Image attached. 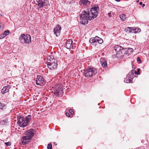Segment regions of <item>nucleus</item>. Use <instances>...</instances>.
Instances as JSON below:
<instances>
[{
  "label": "nucleus",
  "instance_id": "nucleus-1",
  "mask_svg": "<svg viewBox=\"0 0 149 149\" xmlns=\"http://www.w3.org/2000/svg\"><path fill=\"white\" fill-rule=\"evenodd\" d=\"M34 130L31 129L28 130L26 133V136H24L22 139V143L23 145H26L29 142V140L32 139L34 135Z\"/></svg>",
  "mask_w": 149,
  "mask_h": 149
},
{
  "label": "nucleus",
  "instance_id": "nucleus-2",
  "mask_svg": "<svg viewBox=\"0 0 149 149\" xmlns=\"http://www.w3.org/2000/svg\"><path fill=\"white\" fill-rule=\"evenodd\" d=\"M99 10V8L98 6H96L91 8L90 10L88 11L89 15V18L90 19V20L93 19L97 17Z\"/></svg>",
  "mask_w": 149,
  "mask_h": 149
},
{
  "label": "nucleus",
  "instance_id": "nucleus-3",
  "mask_svg": "<svg viewBox=\"0 0 149 149\" xmlns=\"http://www.w3.org/2000/svg\"><path fill=\"white\" fill-rule=\"evenodd\" d=\"M88 11H83L80 15V22L81 24L85 25L88 23V20H90Z\"/></svg>",
  "mask_w": 149,
  "mask_h": 149
},
{
  "label": "nucleus",
  "instance_id": "nucleus-4",
  "mask_svg": "<svg viewBox=\"0 0 149 149\" xmlns=\"http://www.w3.org/2000/svg\"><path fill=\"white\" fill-rule=\"evenodd\" d=\"M19 40L22 43L26 44H28L31 42V37L27 34H22L19 37Z\"/></svg>",
  "mask_w": 149,
  "mask_h": 149
},
{
  "label": "nucleus",
  "instance_id": "nucleus-5",
  "mask_svg": "<svg viewBox=\"0 0 149 149\" xmlns=\"http://www.w3.org/2000/svg\"><path fill=\"white\" fill-rule=\"evenodd\" d=\"M97 73V70L93 68H88L84 72V76L88 78L95 75Z\"/></svg>",
  "mask_w": 149,
  "mask_h": 149
},
{
  "label": "nucleus",
  "instance_id": "nucleus-6",
  "mask_svg": "<svg viewBox=\"0 0 149 149\" xmlns=\"http://www.w3.org/2000/svg\"><path fill=\"white\" fill-rule=\"evenodd\" d=\"M18 125L19 127H24L27 125V122L25 121V118L22 116H19L17 117Z\"/></svg>",
  "mask_w": 149,
  "mask_h": 149
},
{
  "label": "nucleus",
  "instance_id": "nucleus-7",
  "mask_svg": "<svg viewBox=\"0 0 149 149\" xmlns=\"http://www.w3.org/2000/svg\"><path fill=\"white\" fill-rule=\"evenodd\" d=\"M134 70H132L130 72L126 77L125 78L124 82L126 83H129L132 82V80L134 77Z\"/></svg>",
  "mask_w": 149,
  "mask_h": 149
},
{
  "label": "nucleus",
  "instance_id": "nucleus-8",
  "mask_svg": "<svg viewBox=\"0 0 149 149\" xmlns=\"http://www.w3.org/2000/svg\"><path fill=\"white\" fill-rule=\"evenodd\" d=\"M35 3L40 8L47 6L49 4L48 0H36Z\"/></svg>",
  "mask_w": 149,
  "mask_h": 149
},
{
  "label": "nucleus",
  "instance_id": "nucleus-9",
  "mask_svg": "<svg viewBox=\"0 0 149 149\" xmlns=\"http://www.w3.org/2000/svg\"><path fill=\"white\" fill-rule=\"evenodd\" d=\"M48 68L50 70H53L56 68L57 66V64L54 62H48L47 64Z\"/></svg>",
  "mask_w": 149,
  "mask_h": 149
},
{
  "label": "nucleus",
  "instance_id": "nucleus-10",
  "mask_svg": "<svg viewBox=\"0 0 149 149\" xmlns=\"http://www.w3.org/2000/svg\"><path fill=\"white\" fill-rule=\"evenodd\" d=\"M125 31L129 33H139L141 32L140 29H125Z\"/></svg>",
  "mask_w": 149,
  "mask_h": 149
},
{
  "label": "nucleus",
  "instance_id": "nucleus-11",
  "mask_svg": "<svg viewBox=\"0 0 149 149\" xmlns=\"http://www.w3.org/2000/svg\"><path fill=\"white\" fill-rule=\"evenodd\" d=\"M72 41L71 39H69L68 40H67L65 44V47L68 49L72 48L73 46L72 45Z\"/></svg>",
  "mask_w": 149,
  "mask_h": 149
},
{
  "label": "nucleus",
  "instance_id": "nucleus-12",
  "mask_svg": "<svg viewBox=\"0 0 149 149\" xmlns=\"http://www.w3.org/2000/svg\"><path fill=\"white\" fill-rule=\"evenodd\" d=\"M10 86L9 85L4 86L3 88L1 90L2 94H4L5 93L8 92L9 91V89L10 88Z\"/></svg>",
  "mask_w": 149,
  "mask_h": 149
},
{
  "label": "nucleus",
  "instance_id": "nucleus-13",
  "mask_svg": "<svg viewBox=\"0 0 149 149\" xmlns=\"http://www.w3.org/2000/svg\"><path fill=\"white\" fill-rule=\"evenodd\" d=\"M61 29H54V32L56 36L58 37L60 35V31Z\"/></svg>",
  "mask_w": 149,
  "mask_h": 149
},
{
  "label": "nucleus",
  "instance_id": "nucleus-14",
  "mask_svg": "<svg viewBox=\"0 0 149 149\" xmlns=\"http://www.w3.org/2000/svg\"><path fill=\"white\" fill-rule=\"evenodd\" d=\"M122 47H121L120 46L118 45H116L114 47V49L116 52V53L118 52V53H119V54H120V52L121 50V49H122Z\"/></svg>",
  "mask_w": 149,
  "mask_h": 149
},
{
  "label": "nucleus",
  "instance_id": "nucleus-15",
  "mask_svg": "<svg viewBox=\"0 0 149 149\" xmlns=\"http://www.w3.org/2000/svg\"><path fill=\"white\" fill-rule=\"evenodd\" d=\"M100 62L103 67H105L107 66V62L106 60L102 58L100 59Z\"/></svg>",
  "mask_w": 149,
  "mask_h": 149
},
{
  "label": "nucleus",
  "instance_id": "nucleus-16",
  "mask_svg": "<svg viewBox=\"0 0 149 149\" xmlns=\"http://www.w3.org/2000/svg\"><path fill=\"white\" fill-rule=\"evenodd\" d=\"M36 79L38 80L39 81H40L41 82H42V84H43L44 83L45 84V80L43 77L42 76L38 75Z\"/></svg>",
  "mask_w": 149,
  "mask_h": 149
},
{
  "label": "nucleus",
  "instance_id": "nucleus-17",
  "mask_svg": "<svg viewBox=\"0 0 149 149\" xmlns=\"http://www.w3.org/2000/svg\"><path fill=\"white\" fill-rule=\"evenodd\" d=\"M120 53L122 54H127L128 53V50H127V49L122 47Z\"/></svg>",
  "mask_w": 149,
  "mask_h": 149
},
{
  "label": "nucleus",
  "instance_id": "nucleus-18",
  "mask_svg": "<svg viewBox=\"0 0 149 149\" xmlns=\"http://www.w3.org/2000/svg\"><path fill=\"white\" fill-rule=\"evenodd\" d=\"M121 20L122 21H125L126 19V15L125 14H123L119 16Z\"/></svg>",
  "mask_w": 149,
  "mask_h": 149
},
{
  "label": "nucleus",
  "instance_id": "nucleus-19",
  "mask_svg": "<svg viewBox=\"0 0 149 149\" xmlns=\"http://www.w3.org/2000/svg\"><path fill=\"white\" fill-rule=\"evenodd\" d=\"M31 116L30 115H28L26 116L25 118V122H27V123L31 119Z\"/></svg>",
  "mask_w": 149,
  "mask_h": 149
},
{
  "label": "nucleus",
  "instance_id": "nucleus-20",
  "mask_svg": "<svg viewBox=\"0 0 149 149\" xmlns=\"http://www.w3.org/2000/svg\"><path fill=\"white\" fill-rule=\"evenodd\" d=\"M95 39H97V42H98L99 43L101 44L103 42V41L102 39L96 36L95 37Z\"/></svg>",
  "mask_w": 149,
  "mask_h": 149
},
{
  "label": "nucleus",
  "instance_id": "nucleus-21",
  "mask_svg": "<svg viewBox=\"0 0 149 149\" xmlns=\"http://www.w3.org/2000/svg\"><path fill=\"white\" fill-rule=\"evenodd\" d=\"M6 107V106L4 104L0 102V109H3Z\"/></svg>",
  "mask_w": 149,
  "mask_h": 149
},
{
  "label": "nucleus",
  "instance_id": "nucleus-22",
  "mask_svg": "<svg viewBox=\"0 0 149 149\" xmlns=\"http://www.w3.org/2000/svg\"><path fill=\"white\" fill-rule=\"evenodd\" d=\"M96 42L97 39H95V38H91L89 40V42L91 43Z\"/></svg>",
  "mask_w": 149,
  "mask_h": 149
},
{
  "label": "nucleus",
  "instance_id": "nucleus-23",
  "mask_svg": "<svg viewBox=\"0 0 149 149\" xmlns=\"http://www.w3.org/2000/svg\"><path fill=\"white\" fill-rule=\"evenodd\" d=\"M10 33L9 31L8 30H7L6 31H4L3 33L4 35L6 36L8 35Z\"/></svg>",
  "mask_w": 149,
  "mask_h": 149
},
{
  "label": "nucleus",
  "instance_id": "nucleus-24",
  "mask_svg": "<svg viewBox=\"0 0 149 149\" xmlns=\"http://www.w3.org/2000/svg\"><path fill=\"white\" fill-rule=\"evenodd\" d=\"M134 70V73L135 74H137V75H139V74H140V69L139 68L137 69V71H136V70L134 71V70Z\"/></svg>",
  "mask_w": 149,
  "mask_h": 149
},
{
  "label": "nucleus",
  "instance_id": "nucleus-25",
  "mask_svg": "<svg viewBox=\"0 0 149 149\" xmlns=\"http://www.w3.org/2000/svg\"><path fill=\"white\" fill-rule=\"evenodd\" d=\"M36 84L37 85H40L41 86L42 85V82L40 81H39L38 80L36 79Z\"/></svg>",
  "mask_w": 149,
  "mask_h": 149
},
{
  "label": "nucleus",
  "instance_id": "nucleus-26",
  "mask_svg": "<svg viewBox=\"0 0 149 149\" xmlns=\"http://www.w3.org/2000/svg\"><path fill=\"white\" fill-rule=\"evenodd\" d=\"M52 145L50 144H49L47 146V149H52Z\"/></svg>",
  "mask_w": 149,
  "mask_h": 149
},
{
  "label": "nucleus",
  "instance_id": "nucleus-27",
  "mask_svg": "<svg viewBox=\"0 0 149 149\" xmlns=\"http://www.w3.org/2000/svg\"><path fill=\"white\" fill-rule=\"evenodd\" d=\"M6 36L4 35L3 33L0 35V39H3Z\"/></svg>",
  "mask_w": 149,
  "mask_h": 149
},
{
  "label": "nucleus",
  "instance_id": "nucleus-28",
  "mask_svg": "<svg viewBox=\"0 0 149 149\" xmlns=\"http://www.w3.org/2000/svg\"><path fill=\"white\" fill-rule=\"evenodd\" d=\"M5 144L6 145V146H10L11 144V143L10 142H8L5 143Z\"/></svg>",
  "mask_w": 149,
  "mask_h": 149
},
{
  "label": "nucleus",
  "instance_id": "nucleus-29",
  "mask_svg": "<svg viewBox=\"0 0 149 149\" xmlns=\"http://www.w3.org/2000/svg\"><path fill=\"white\" fill-rule=\"evenodd\" d=\"M128 50V51L129 52H133V49L132 48H129L127 49Z\"/></svg>",
  "mask_w": 149,
  "mask_h": 149
},
{
  "label": "nucleus",
  "instance_id": "nucleus-30",
  "mask_svg": "<svg viewBox=\"0 0 149 149\" xmlns=\"http://www.w3.org/2000/svg\"><path fill=\"white\" fill-rule=\"evenodd\" d=\"M69 112L71 114H72L73 113H74V112H73V109H70L69 110Z\"/></svg>",
  "mask_w": 149,
  "mask_h": 149
},
{
  "label": "nucleus",
  "instance_id": "nucleus-31",
  "mask_svg": "<svg viewBox=\"0 0 149 149\" xmlns=\"http://www.w3.org/2000/svg\"><path fill=\"white\" fill-rule=\"evenodd\" d=\"M136 60L138 62H141V61L140 58L139 57H137L136 59Z\"/></svg>",
  "mask_w": 149,
  "mask_h": 149
},
{
  "label": "nucleus",
  "instance_id": "nucleus-32",
  "mask_svg": "<svg viewBox=\"0 0 149 149\" xmlns=\"http://www.w3.org/2000/svg\"><path fill=\"white\" fill-rule=\"evenodd\" d=\"M4 27L2 23H0V28L1 27L2 28Z\"/></svg>",
  "mask_w": 149,
  "mask_h": 149
},
{
  "label": "nucleus",
  "instance_id": "nucleus-33",
  "mask_svg": "<svg viewBox=\"0 0 149 149\" xmlns=\"http://www.w3.org/2000/svg\"><path fill=\"white\" fill-rule=\"evenodd\" d=\"M66 115L67 116L69 117L70 116V115L69 113L68 112H66L65 113Z\"/></svg>",
  "mask_w": 149,
  "mask_h": 149
},
{
  "label": "nucleus",
  "instance_id": "nucleus-34",
  "mask_svg": "<svg viewBox=\"0 0 149 149\" xmlns=\"http://www.w3.org/2000/svg\"><path fill=\"white\" fill-rule=\"evenodd\" d=\"M58 28H61V26L59 25H58Z\"/></svg>",
  "mask_w": 149,
  "mask_h": 149
},
{
  "label": "nucleus",
  "instance_id": "nucleus-35",
  "mask_svg": "<svg viewBox=\"0 0 149 149\" xmlns=\"http://www.w3.org/2000/svg\"><path fill=\"white\" fill-rule=\"evenodd\" d=\"M115 0L116 1L118 2H119L120 0Z\"/></svg>",
  "mask_w": 149,
  "mask_h": 149
},
{
  "label": "nucleus",
  "instance_id": "nucleus-36",
  "mask_svg": "<svg viewBox=\"0 0 149 149\" xmlns=\"http://www.w3.org/2000/svg\"><path fill=\"white\" fill-rule=\"evenodd\" d=\"M142 4H142V2H140L139 3V4H140V5H142Z\"/></svg>",
  "mask_w": 149,
  "mask_h": 149
},
{
  "label": "nucleus",
  "instance_id": "nucleus-37",
  "mask_svg": "<svg viewBox=\"0 0 149 149\" xmlns=\"http://www.w3.org/2000/svg\"><path fill=\"white\" fill-rule=\"evenodd\" d=\"M142 5V6L143 7L145 6V4H143Z\"/></svg>",
  "mask_w": 149,
  "mask_h": 149
},
{
  "label": "nucleus",
  "instance_id": "nucleus-38",
  "mask_svg": "<svg viewBox=\"0 0 149 149\" xmlns=\"http://www.w3.org/2000/svg\"><path fill=\"white\" fill-rule=\"evenodd\" d=\"M111 14V13H108V15L109 16Z\"/></svg>",
  "mask_w": 149,
  "mask_h": 149
},
{
  "label": "nucleus",
  "instance_id": "nucleus-39",
  "mask_svg": "<svg viewBox=\"0 0 149 149\" xmlns=\"http://www.w3.org/2000/svg\"><path fill=\"white\" fill-rule=\"evenodd\" d=\"M127 28H133L131 27H128Z\"/></svg>",
  "mask_w": 149,
  "mask_h": 149
},
{
  "label": "nucleus",
  "instance_id": "nucleus-40",
  "mask_svg": "<svg viewBox=\"0 0 149 149\" xmlns=\"http://www.w3.org/2000/svg\"><path fill=\"white\" fill-rule=\"evenodd\" d=\"M135 28H138L137 27H136Z\"/></svg>",
  "mask_w": 149,
  "mask_h": 149
},
{
  "label": "nucleus",
  "instance_id": "nucleus-41",
  "mask_svg": "<svg viewBox=\"0 0 149 149\" xmlns=\"http://www.w3.org/2000/svg\"><path fill=\"white\" fill-rule=\"evenodd\" d=\"M54 143V144H55V142Z\"/></svg>",
  "mask_w": 149,
  "mask_h": 149
}]
</instances>
